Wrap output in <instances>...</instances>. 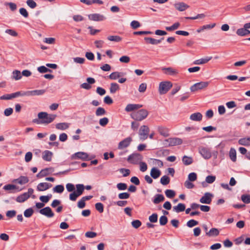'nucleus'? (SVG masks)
Listing matches in <instances>:
<instances>
[{"label":"nucleus","instance_id":"1","mask_svg":"<svg viewBox=\"0 0 250 250\" xmlns=\"http://www.w3.org/2000/svg\"><path fill=\"white\" fill-rule=\"evenodd\" d=\"M57 117V115L48 114L46 112H41L38 114V119H35L33 122L38 125H48L52 123Z\"/></svg>","mask_w":250,"mask_h":250},{"label":"nucleus","instance_id":"2","mask_svg":"<svg viewBox=\"0 0 250 250\" xmlns=\"http://www.w3.org/2000/svg\"><path fill=\"white\" fill-rule=\"evenodd\" d=\"M76 190L73 192L69 194V200L72 201H75L77 198L81 196L85 188L87 190H90L91 189V186L87 185L85 187L83 184H77L76 185Z\"/></svg>","mask_w":250,"mask_h":250},{"label":"nucleus","instance_id":"3","mask_svg":"<svg viewBox=\"0 0 250 250\" xmlns=\"http://www.w3.org/2000/svg\"><path fill=\"white\" fill-rule=\"evenodd\" d=\"M148 115V112L146 109H141L131 114V117L135 120L141 121L145 119Z\"/></svg>","mask_w":250,"mask_h":250},{"label":"nucleus","instance_id":"4","mask_svg":"<svg viewBox=\"0 0 250 250\" xmlns=\"http://www.w3.org/2000/svg\"><path fill=\"white\" fill-rule=\"evenodd\" d=\"M198 152L206 160L209 159L212 156L211 148L207 146H199L198 147Z\"/></svg>","mask_w":250,"mask_h":250},{"label":"nucleus","instance_id":"5","mask_svg":"<svg viewBox=\"0 0 250 250\" xmlns=\"http://www.w3.org/2000/svg\"><path fill=\"white\" fill-rule=\"evenodd\" d=\"M172 84L170 82L165 81L161 82L159 86V92L161 95L165 94L172 87Z\"/></svg>","mask_w":250,"mask_h":250},{"label":"nucleus","instance_id":"6","mask_svg":"<svg viewBox=\"0 0 250 250\" xmlns=\"http://www.w3.org/2000/svg\"><path fill=\"white\" fill-rule=\"evenodd\" d=\"M34 189L32 188H29L27 192H24L16 198V201L18 203H23L26 201L33 193Z\"/></svg>","mask_w":250,"mask_h":250},{"label":"nucleus","instance_id":"7","mask_svg":"<svg viewBox=\"0 0 250 250\" xmlns=\"http://www.w3.org/2000/svg\"><path fill=\"white\" fill-rule=\"evenodd\" d=\"M143 158V156L141 154L134 153L128 156L127 161L133 164H139L142 162Z\"/></svg>","mask_w":250,"mask_h":250},{"label":"nucleus","instance_id":"8","mask_svg":"<svg viewBox=\"0 0 250 250\" xmlns=\"http://www.w3.org/2000/svg\"><path fill=\"white\" fill-rule=\"evenodd\" d=\"M208 82H200L194 84L190 87L191 92L202 90L207 87L209 84Z\"/></svg>","mask_w":250,"mask_h":250},{"label":"nucleus","instance_id":"9","mask_svg":"<svg viewBox=\"0 0 250 250\" xmlns=\"http://www.w3.org/2000/svg\"><path fill=\"white\" fill-rule=\"evenodd\" d=\"M149 131V128L147 125L141 126L139 131L140 139L142 141L146 140L148 136Z\"/></svg>","mask_w":250,"mask_h":250},{"label":"nucleus","instance_id":"10","mask_svg":"<svg viewBox=\"0 0 250 250\" xmlns=\"http://www.w3.org/2000/svg\"><path fill=\"white\" fill-rule=\"evenodd\" d=\"M71 158L72 159H81L83 161H87L91 159V158L89 157V155L87 153L81 151L73 154L71 156Z\"/></svg>","mask_w":250,"mask_h":250},{"label":"nucleus","instance_id":"11","mask_svg":"<svg viewBox=\"0 0 250 250\" xmlns=\"http://www.w3.org/2000/svg\"><path fill=\"white\" fill-rule=\"evenodd\" d=\"M132 141V139L130 137H128L124 139L119 143L118 145V149L122 150L127 148L129 146Z\"/></svg>","mask_w":250,"mask_h":250},{"label":"nucleus","instance_id":"12","mask_svg":"<svg viewBox=\"0 0 250 250\" xmlns=\"http://www.w3.org/2000/svg\"><path fill=\"white\" fill-rule=\"evenodd\" d=\"M213 194L209 192H206L200 199V202L202 204H209L212 201Z\"/></svg>","mask_w":250,"mask_h":250},{"label":"nucleus","instance_id":"13","mask_svg":"<svg viewBox=\"0 0 250 250\" xmlns=\"http://www.w3.org/2000/svg\"><path fill=\"white\" fill-rule=\"evenodd\" d=\"M165 142L168 143V146H175L180 145L182 144L183 141L179 138H169L165 140Z\"/></svg>","mask_w":250,"mask_h":250},{"label":"nucleus","instance_id":"14","mask_svg":"<svg viewBox=\"0 0 250 250\" xmlns=\"http://www.w3.org/2000/svg\"><path fill=\"white\" fill-rule=\"evenodd\" d=\"M39 212L48 218H51L54 216V213L49 207L41 209L39 210Z\"/></svg>","mask_w":250,"mask_h":250},{"label":"nucleus","instance_id":"15","mask_svg":"<svg viewBox=\"0 0 250 250\" xmlns=\"http://www.w3.org/2000/svg\"><path fill=\"white\" fill-rule=\"evenodd\" d=\"M87 83H84L81 84L80 87L82 88L89 90L91 88V84L95 83V80L93 78L88 77L86 79Z\"/></svg>","mask_w":250,"mask_h":250},{"label":"nucleus","instance_id":"16","mask_svg":"<svg viewBox=\"0 0 250 250\" xmlns=\"http://www.w3.org/2000/svg\"><path fill=\"white\" fill-rule=\"evenodd\" d=\"M53 171L54 169L52 167L46 168L42 169L37 174L36 176L38 178H41L51 173Z\"/></svg>","mask_w":250,"mask_h":250},{"label":"nucleus","instance_id":"17","mask_svg":"<svg viewBox=\"0 0 250 250\" xmlns=\"http://www.w3.org/2000/svg\"><path fill=\"white\" fill-rule=\"evenodd\" d=\"M88 18L90 20L96 21H103L105 19L104 15L98 13L89 15Z\"/></svg>","mask_w":250,"mask_h":250},{"label":"nucleus","instance_id":"18","mask_svg":"<svg viewBox=\"0 0 250 250\" xmlns=\"http://www.w3.org/2000/svg\"><path fill=\"white\" fill-rule=\"evenodd\" d=\"M52 184L48 183H40L37 186V190L39 191H43L50 188Z\"/></svg>","mask_w":250,"mask_h":250},{"label":"nucleus","instance_id":"19","mask_svg":"<svg viewBox=\"0 0 250 250\" xmlns=\"http://www.w3.org/2000/svg\"><path fill=\"white\" fill-rule=\"evenodd\" d=\"M174 7L177 10L183 12L189 7V6L183 2H178L174 4Z\"/></svg>","mask_w":250,"mask_h":250},{"label":"nucleus","instance_id":"20","mask_svg":"<svg viewBox=\"0 0 250 250\" xmlns=\"http://www.w3.org/2000/svg\"><path fill=\"white\" fill-rule=\"evenodd\" d=\"M45 92L44 89L34 90L25 91L26 96H39L43 94Z\"/></svg>","mask_w":250,"mask_h":250},{"label":"nucleus","instance_id":"21","mask_svg":"<svg viewBox=\"0 0 250 250\" xmlns=\"http://www.w3.org/2000/svg\"><path fill=\"white\" fill-rule=\"evenodd\" d=\"M29 182L28 178L26 176H21L17 179L13 180V183H18L20 185H23Z\"/></svg>","mask_w":250,"mask_h":250},{"label":"nucleus","instance_id":"22","mask_svg":"<svg viewBox=\"0 0 250 250\" xmlns=\"http://www.w3.org/2000/svg\"><path fill=\"white\" fill-rule=\"evenodd\" d=\"M53 156V153L49 150H45L42 153V158L43 160L50 162Z\"/></svg>","mask_w":250,"mask_h":250},{"label":"nucleus","instance_id":"23","mask_svg":"<svg viewBox=\"0 0 250 250\" xmlns=\"http://www.w3.org/2000/svg\"><path fill=\"white\" fill-rule=\"evenodd\" d=\"M238 144L240 145L244 146H250V136H247L240 138L238 140Z\"/></svg>","mask_w":250,"mask_h":250},{"label":"nucleus","instance_id":"24","mask_svg":"<svg viewBox=\"0 0 250 250\" xmlns=\"http://www.w3.org/2000/svg\"><path fill=\"white\" fill-rule=\"evenodd\" d=\"M203 116L200 112H195L190 115L189 119L191 121L199 122L202 119Z\"/></svg>","mask_w":250,"mask_h":250},{"label":"nucleus","instance_id":"25","mask_svg":"<svg viewBox=\"0 0 250 250\" xmlns=\"http://www.w3.org/2000/svg\"><path fill=\"white\" fill-rule=\"evenodd\" d=\"M165 200V197L163 194H157L154 196L152 202L154 204H158Z\"/></svg>","mask_w":250,"mask_h":250},{"label":"nucleus","instance_id":"26","mask_svg":"<svg viewBox=\"0 0 250 250\" xmlns=\"http://www.w3.org/2000/svg\"><path fill=\"white\" fill-rule=\"evenodd\" d=\"M250 28H246L244 27L243 28H239L236 31V34L239 36H246L249 35V29Z\"/></svg>","mask_w":250,"mask_h":250},{"label":"nucleus","instance_id":"27","mask_svg":"<svg viewBox=\"0 0 250 250\" xmlns=\"http://www.w3.org/2000/svg\"><path fill=\"white\" fill-rule=\"evenodd\" d=\"M142 105L139 104H128L126 105L125 110L126 112H130L135 109H137L141 107Z\"/></svg>","mask_w":250,"mask_h":250},{"label":"nucleus","instance_id":"28","mask_svg":"<svg viewBox=\"0 0 250 250\" xmlns=\"http://www.w3.org/2000/svg\"><path fill=\"white\" fill-rule=\"evenodd\" d=\"M161 174V171L156 167L152 168L150 173V176L155 179L158 178Z\"/></svg>","mask_w":250,"mask_h":250},{"label":"nucleus","instance_id":"29","mask_svg":"<svg viewBox=\"0 0 250 250\" xmlns=\"http://www.w3.org/2000/svg\"><path fill=\"white\" fill-rule=\"evenodd\" d=\"M212 59L211 57H207L205 58L196 60L193 62V64L196 65H200L208 62Z\"/></svg>","mask_w":250,"mask_h":250},{"label":"nucleus","instance_id":"30","mask_svg":"<svg viewBox=\"0 0 250 250\" xmlns=\"http://www.w3.org/2000/svg\"><path fill=\"white\" fill-rule=\"evenodd\" d=\"M158 131L159 133L164 136L167 137L169 135V130L168 129L163 126H159L158 127Z\"/></svg>","mask_w":250,"mask_h":250},{"label":"nucleus","instance_id":"31","mask_svg":"<svg viewBox=\"0 0 250 250\" xmlns=\"http://www.w3.org/2000/svg\"><path fill=\"white\" fill-rule=\"evenodd\" d=\"M219 234V230L216 228L211 229L208 232H207L206 235L209 237L217 236Z\"/></svg>","mask_w":250,"mask_h":250},{"label":"nucleus","instance_id":"32","mask_svg":"<svg viewBox=\"0 0 250 250\" xmlns=\"http://www.w3.org/2000/svg\"><path fill=\"white\" fill-rule=\"evenodd\" d=\"M69 126V124L67 123H60L56 125V128L58 130H64Z\"/></svg>","mask_w":250,"mask_h":250},{"label":"nucleus","instance_id":"33","mask_svg":"<svg viewBox=\"0 0 250 250\" xmlns=\"http://www.w3.org/2000/svg\"><path fill=\"white\" fill-rule=\"evenodd\" d=\"M123 76V73L118 71L111 73L109 76L108 78L110 80H115Z\"/></svg>","mask_w":250,"mask_h":250},{"label":"nucleus","instance_id":"34","mask_svg":"<svg viewBox=\"0 0 250 250\" xmlns=\"http://www.w3.org/2000/svg\"><path fill=\"white\" fill-rule=\"evenodd\" d=\"M163 70H166V74L172 76L175 75L178 73V71L177 69H174L172 67L164 68H163Z\"/></svg>","mask_w":250,"mask_h":250},{"label":"nucleus","instance_id":"35","mask_svg":"<svg viewBox=\"0 0 250 250\" xmlns=\"http://www.w3.org/2000/svg\"><path fill=\"white\" fill-rule=\"evenodd\" d=\"M11 77L13 79L16 81L19 80L22 77L21 73L19 70H15L13 71Z\"/></svg>","mask_w":250,"mask_h":250},{"label":"nucleus","instance_id":"36","mask_svg":"<svg viewBox=\"0 0 250 250\" xmlns=\"http://www.w3.org/2000/svg\"><path fill=\"white\" fill-rule=\"evenodd\" d=\"M182 161L185 165L188 166L191 164L193 160L191 157L185 155L182 158Z\"/></svg>","mask_w":250,"mask_h":250},{"label":"nucleus","instance_id":"37","mask_svg":"<svg viewBox=\"0 0 250 250\" xmlns=\"http://www.w3.org/2000/svg\"><path fill=\"white\" fill-rule=\"evenodd\" d=\"M120 89L119 85L118 83H113L110 84V92L111 94H114L117 91L119 90Z\"/></svg>","mask_w":250,"mask_h":250},{"label":"nucleus","instance_id":"38","mask_svg":"<svg viewBox=\"0 0 250 250\" xmlns=\"http://www.w3.org/2000/svg\"><path fill=\"white\" fill-rule=\"evenodd\" d=\"M215 26V23H213L211 24H206L202 26L200 28L197 30V32L198 33H200L204 31V30H208L213 28Z\"/></svg>","mask_w":250,"mask_h":250},{"label":"nucleus","instance_id":"39","mask_svg":"<svg viewBox=\"0 0 250 250\" xmlns=\"http://www.w3.org/2000/svg\"><path fill=\"white\" fill-rule=\"evenodd\" d=\"M185 205L183 203H179L177 206L173 207V210L176 212H180L185 210Z\"/></svg>","mask_w":250,"mask_h":250},{"label":"nucleus","instance_id":"40","mask_svg":"<svg viewBox=\"0 0 250 250\" xmlns=\"http://www.w3.org/2000/svg\"><path fill=\"white\" fill-rule=\"evenodd\" d=\"M229 156L233 162L236 161V151L234 148H231L229 152Z\"/></svg>","mask_w":250,"mask_h":250},{"label":"nucleus","instance_id":"41","mask_svg":"<svg viewBox=\"0 0 250 250\" xmlns=\"http://www.w3.org/2000/svg\"><path fill=\"white\" fill-rule=\"evenodd\" d=\"M18 188V187L17 186L13 184H7L4 186L3 187V189L4 190L9 191L15 190Z\"/></svg>","mask_w":250,"mask_h":250},{"label":"nucleus","instance_id":"42","mask_svg":"<svg viewBox=\"0 0 250 250\" xmlns=\"http://www.w3.org/2000/svg\"><path fill=\"white\" fill-rule=\"evenodd\" d=\"M107 40L111 41V42H120L122 40V38L117 35L115 36H109L107 38Z\"/></svg>","mask_w":250,"mask_h":250},{"label":"nucleus","instance_id":"43","mask_svg":"<svg viewBox=\"0 0 250 250\" xmlns=\"http://www.w3.org/2000/svg\"><path fill=\"white\" fill-rule=\"evenodd\" d=\"M64 188L63 185H59L55 186L53 189V191L54 192L61 193L64 191Z\"/></svg>","mask_w":250,"mask_h":250},{"label":"nucleus","instance_id":"44","mask_svg":"<svg viewBox=\"0 0 250 250\" xmlns=\"http://www.w3.org/2000/svg\"><path fill=\"white\" fill-rule=\"evenodd\" d=\"M12 99L18 98L19 97L26 96L25 91H20L11 93Z\"/></svg>","mask_w":250,"mask_h":250},{"label":"nucleus","instance_id":"45","mask_svg":"<svg viewBox=\"0 0 250 250\" xmlns=\"http://www.w3.org/2000/svg\"><path fill=\"white\" fill-rule=\"evenodd\" d=\"M169 182H170V179L167 175H164V176H162L160 179V183L163 185H167L169 184Z\"/></svg>","mask_w":250,"mask_h":250},{"label":"nucleus","instance_id":"46","mask_svg":"<svg viewBox=\"0 0 250 250\" xmlns=\"http://www.w3.org/2000/svg\"><path fill=\"white\" fill-rule=\"evenodd\" d=\"M52 197V195L51 194H48L47 195H46V196H41L40 197V200L42 202V203H47L50 199Z\"/></svg>","mask_w":250,"mask_h":250},{"label":"nucleus","instance_id":"47","mask_svg":"<svg viewBox=\"0 0 250 250\" xmlns=\"http://www.w3.org/2000/svg\"><path fill=\"white\" fill-rule=\"evenodd\" d=\"M34 211L32 208H29L26 209L24 211V216L25 217L29 218L33 214Z\"/></svg>","mask_w":250,"mask_h":250},{"label":"nucleus","instance_id":"48","mask_svg":"<svg viewBox=\"0 0 250 250\" xmlns=\"http://www.w3.org/2000/svg\"><path fill=\"white\" fill-rule=\"evenodd\" d=\"M165 192L166 196L169 198H173L175 195V191L171 189H167Z\"/></svg>","mask_w":250,"mask_h":250},{"label":"nucleus","instance_id":"49","mask_svg":"<svg viewBox=\"0 0 250 250\" xmlns=\"http://www.w3.org/2000/svg\"><path fill=\"white\" fill-rule=\"evenodd\" d=\"M38 71L41 73H46L47 72H51L52 70L46 67L45 66H41L38 67Z\"/></svg>","mask_w":250,"mask_h":250},{"label":"nucleus","instance_id":"50","mask_svg":"<svg viewBox=\"0 0 250 250\" xmlns=\"http://www.w3.org/2000/svg\"><path fill=\"white\" fill-rule=\"evenodd\" d=\"M180 25V23L177 22L174 23L171 26L166 27V29L167 30L169 31H173V30H176L177 28H178Z\"/></svg>","mask_w":250,"mask_h":250},{"label":"nucleus","instance_id":"51","mask_svg":"<svg viewBox=\"0 0 250 250\" xmlns=\"http://www.w3.org/2000/svg\"><path fill=\"white\" fill-rule=\"evenodd\" d=\"M106 112L104 109L103 107H98L96 111V115L97 116L104 115L105 114Z\"/></svg>","mask_w":250,"mask_h":250},{"label":"nucleus","instance_id":"52","mask_svg":"<svg viewBox=\"0 0 250 250\" xmlns=\"http://www.w3.org/2000/svg\"><path fill=\"white\" fill-rule=\"evenodd\" d=\"M197 176L195 172L190 173L188 175V179L190 181L193 182L197 180Z\"/></svg>","mask_w":250,"mask_h":250},{"label":"nucleus","instance_id":"53","mask_svg":"<svg viewBox=\"0 0 250 250\" xmlns=\"http://www.w3.org/2000/svg\"><path fill=\"white\" fill-rule=\"evenodd\" d=\"M241 199L244 203L249 204L250 203V195L248 194H243L241 196Z\"/></svg>","mask_w":250,"mask_h":250},{"label":"nucleus","instance_id":"54","mask_svg":"<svg viewBox=\"0 0 250 250\" xmlns=\"http://www.w3.org/2000/svg\"><path fill=\"white\" fill-rule=\"evenodd\" d=\"M16 213L15 210H8L6 212V216L9 218H12L16 216Z\"/></svg>","mask_w":250,"mask_h":250},{"label":"nucleus","instance_id":"55","mask_svg":"<svg viewBox=\"0 0 250 250\" xmlns=\"http://www.w3.org/2000/svg\"><path fill=\"white\" fill-rule=\"evenodd\" d=\"M216 179V177L213 175H208L206 178V182L208 184L213 183Z\"/></svg>","mask_w":250,"mask_h":250},{"label":"nucleus","instance_id":"56","mask_svg":"<svg viewBox=\"0 0 250 250\" xmlns=\"http://www.w3.org/2000/svg\"><path fill=\"white\" fill-rule=\"evenodd\" d=\"M198 224V222L193 219L190 220L187 223V225L189 228H192Z\"/></svg>","mask_w":250,"mask_h":250},{"label":"nucleus","instance_id":"57","mask_svg":"<svg viewBox=\"0 0 250 250\" xmlns=\"http://www.w3.org/2000/svg\"><path fill=\"white\" fill-rule=\"evenodd\" d=\"M184 185L185 187L188 189H192L194 187V185L193 183H192V181H190L188 180H187L185 181Z\"/></svg>","mask_w":250,"mask_h":250},{"label":"nucleus","instance_id":"58","mask_svg":"<svg viewBox=\"0 0 250 250\" xmlns=\"http://www.w3.org/2000/svg\"><path fill=\"white\" fill-rule=\"evenodd\" d=\"M95 208L100 213L104 211V206L101 203H97L95 204Z\"/></svg>","mask_w":250,"mask_h":250},{"label":"nucleus","instance_id":"59","mask_svg":"<svg viewBox=\"0 0 250 250\" xmlns=\"http://www.w3.org/2000/svg\"><path fill=\"white\" fill-rule=\"evenodd\" d=\"M5 32L12 37H17L18 36V33L13 29H8L5 31Z\"/></svg>","mask_w":250,"mask_h":250},{"label":"nucleus","instance_id":"60","mask_svg":"<svg viewBox=\"0 0 250 250\" xmlns=\"http://www.w3.org/2000/svg\"><path fill=\"white\" fill-rule=\"evenodd\" d=\"M167 218L166 216L163 215L161 216L159 219V223L161 226L165 225L167 223Z\"/></svg>","mask_w":250,"mask_h":250},{"label":"nucleus","instance_id":"61","mask_svg":"<svg viewBox=\"0 0 250 250\" xmlns=\"http://www.w3.org/2000/svg\"><path fill=\"white\" fill-rule=\"evenodd\" d=\"M149 220L151 223H156L158 220V215L156 213H153L149 217Z\"/></svg>","mask_w":250,"mask_h":250},{"label":"nucleus","instance_id":"62","mask_svg":"<svg viewBox=\"0 0 250 250\" xmlns=\"http://www.w3.org/2000/svg\"><path fill=\"white\" fill-rule=\"evenodd\" d=\"M117 188L120 190H125L127 188V185L125 183H120L117 185Z\"/></svg>","mask_w":250,"mask_h":250},{"label":"nucleus","instance_id":"63","mask_svg":"<svg viewBox=\"0 0 250 250\" xmlns=\"http://www.w3.org/2000/svg\"><path fill=\"white\" fill-rule=\"evenodd\" d=\"M129 194L127 192H123L118 194V197L120 199H127L129 197Z\"/></svg>","mask_w":250,"mask_h":250},{"label":"nucleus","instance_id":"64","mask_svg":"<svg viewBox=\"0 0 250 250\" xmlns=\"http://www.w3.org/2000/svg\"><path fill=\"white\" fill-rule=\"evenodd\" d=\"M27 5L31 8H35L37 6V3L33 0H27Z\"/></svg>","mask_w":250,"mask_h":250}]
</instances>
